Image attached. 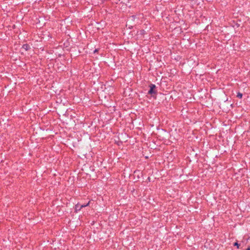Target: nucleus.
Listing matches in <instances>:
<instances>
[{"instance_id":"nucleus-1","label":"nucleus","mask_w":250,"mask_h":250,"mask_svg":"<svg viewBox=\"0 0 250 250\" xmlns=\"http://www.w3.org/2000/svg\"><path fill=\"white\" fill-rule=\"evenodd\" d=\"M149 87H150V90H149L148 91V93L149 94H156V91L154 90L155 87H156V86L154 84H151L150 85H149Z\"/></svg>"},{"instance_id":"nucleus-2","label":"nucleus","mask_w":250,"mask_h":250,"mask_svg":"<svg viewBox=\"0 0 250 250\" xmlns=\"http://www.w3.org/2000/svg\"><path fill=\"white\" fill-rule=\"evenodd\" d=\"M22 48L25 50H27L29 48V46L28 44H24L22 46Z\"/></svg>"},{"instance_id":"nucleus-3","label":"nucleus","mask_w":250,"mask_h":250,"mask_svg":"<svg viewBox=\"0 0 250 250\" xmlns=\"http://www.w3.org/2000/svg\"><path fill=\"white\" fill-rule=\"evenodd\" d=\"M81 208H79V206H78V205H76L75 206V211H76V212H77L78 210H80V209H81Z\"/></svg>"},{"instance_id":"nucleus-4","label":"nucleus","mask_w":250,"mask_h":250,"mask_svg":"<svg viewBox=\"0 0 250 250\" xmlns=\"http://www.w3.org/2000/svg\"><path fill=\"white\" fill-rule=\"evenodd\" d=\"M242 96H243V95H242V93H240V92H239V93H237V97H238V98H242Z\"/></svg>"},{"instance_id":"nucleus-5","label":"nucleus","mask_w":250,"mask_h":250,"mask_svg":"<svg viewBox=\"0 0 250 250\" xmlns=\"http://www.w3.org/2000/svg\"><path fill=\"white\" fill-rule=\"evenodd\" d=\"M89 204V202L86 205H82L81 206V208H82L84 207H86V206H88Z\"/></svg>"},{"instance_id":"nucleus-6","label":"nucleus","mask_w":250,"mask_h":250,"mask_svg":"<svg viewBox=\"0 0 250 250\" xmlns=\"http://www.w3.org/2000/svg\"><path fill=\"white\" fill-rule=\"evenodd\" d=\"M234 245L237 246L238 248H239V244L237 242H235Z\"/></svg>"},{"instance_id":"nucleus-7","label":"nucleus","mask_w":250,"mask_h":250,"mask_svg":"<svg viewBox=\"0 0 250 250\" xmlns=\"http://www.w3.org/2000/svg\"><path fill=\"white\" fill-rule=\"evenodd\" d=\"M98 52V49H95V50L94 51V52L95 53V52Z\"/></svg>"},{"instance_id":"nucleus-8","label":"nucleus","mask_w":250,"mask_h":250,"mask_svg":"<svg viewBox=\"0 0 250 250\" xmlns=\"http://www.w3.org/2000/svg\"><path fill=\"white\" fill-rule=\"evenodd\" d=\"M247 250H250V248H249L248 249H247Z\"/></svg>"}]
</instances>
